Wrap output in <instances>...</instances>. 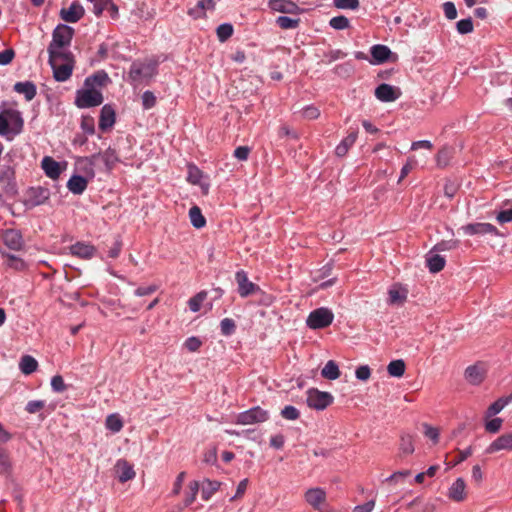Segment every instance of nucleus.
<instances>
[{"instance_id":"20","label":"nucleus","mask_w":512,"mask_h":512,"mask_svg":"<svg viewBox=\"0 0 512 512\" xmlns=\"http://www.w3.org/2000/svg\"><path fill=\"white\" fill-rule=\"evenodd\" d=\"M467 494L468 490L465 482H452L447 491L448 498L455 502L465 500Z\"/></svg>"},{"instance_id":"8","label":"nucleus","mask_w":512,"mask_h":512,"mask_svg":"<svg viewBox=\"0 0 512 512\" xmlns=\"http://www.w3.org/2000/svg\"><path fill=\"white\" fill-rule=\"evenodd\" d=\"M0 186L6 194L14 195L17 192L15 172L11 166H3L0 169Z\"/></svg>"},{"instance_id":"21","label":"nucleus","mask_w":512,"mask_h":512,"mask_svg":"<svg viewBox=\"0 0 512 512\" xmlns=\"http://www.w3.org/2000/svg\"><path fill=\"white\" fill-rule=\"evenodd\" d=\"M70 252L72 255L79 258L90 259L95 255L96 248L90 244L77 242L76 244L70 246Z\"/></svg>"},{"instance_id":"57","label":"nucleus","mask_w":512,"mask_h":512,"mask_svg":"<svg viewBox=\"0 0 512 512\" xmlns=\"http://www.w3.org/2000/svg\"><path fill=\"white\" fill-rule=\"evenodd\" d=\"M45 406V401L43 400H32L29 401L26 405V411L30 414H34L39 412Z\"/></svg>"},{"instance_id":"9","label":"nucleus","mask_w":512,"mask_h":512,"mask_svg":"<svg viewBox=\"0 0 512 512\" xmlns=\"http://www.w3.org/2000/svg\"><path fill=\"white\" fill-rule=\"evenodd\" d=\"M12 123L16 127V132H19L23 126V119L18 111L7 112V117L4 114H0V135L8 133L9 123Z\"/></svg>"},{"instance_id":"39","label":"nucleus","mask_w":512,"mask_h":512,"mask_svg":"<svg viewBox=\"0 0 512 512\" xmlns=\"http://www.w3.org/2000/svg\"><path fill=\"white\" fill-rule=\"evenodd\" d=\"M390 376L401 377L405 372V362L401 359L391 361L387 366Z\"/></svg>"},{"instance_id":"1","label":"nucleus","mask_w":512,"mask_h":512,"mask_svg":"<svg viewBox=\"0 0 512 512\" xmlns=\"http://www.w3.org/2000/svg\"><path fill=\"white\" fill-rule=\"evenodd\" d=\"M158 61L147 58L134 61L128 73L129 80L134 85L148 83L157 74Z\"/></svg>"},{"instance_id":"24","label":"nucleus","mask_w":512,"mask_h":512,"mask_svg":"<svg viewBox=\"0 0 512 512\" xmlns=\"http://www.w3.org/2000/svg\"><path fill=\"white\" fill-rule=\"evenodd\" d=\"M42 169L45 174L51 179H57L61 174V168L57 161L52 157L45 156L41 162Z\"/></svg>"},{"instance_id":"18","label":"nucleus","mask_w":512,"mask_h":512,"mask_svg":"<svg viewBox=\"0 0 512 512\" xmlns=\"http://www.w3.org/2000/svg\"><path fill=\"white\" fill-rule=\"evenodd\" d=\"M501 450H512V431L506 434L501 435L496 440H494L486 452L489 454L501 451Z\"/></svg>"},{"instance_id":"63","label":"nucleus","mask_w":512,"mask_h":512,"mask_svg":"<svg viewBox=\"0 0 512 512\" xmlns=\"http://www.w3.org/2000/svg\"><path fill=\"white\" fill-rule=\"evenodd\" d=\"M15 56L13 49H5L2 52H0V65H7L9 64Z\"/></svg>"},{"instance_id":"10","label":"nucleus","mask_w":512,"mask_h":512,"mask_svg":"<svg viewBox=\"0 0 512 512\" xmlns=\"http://www.w3.org/2000/svg\"><path fill=\"white\" fill-rule=\"evenodd\" d=\"M235 280L238 284V293L241 297H247L259 289L257 285L249 281L246 272L243 270L236 272Z\"/></svg>"},{"instance_id":"49","label":"nucleus","mask_w":512,"mask_h":512,"mask_svg":"<svg viewBox=\"0 0 512 512\" xmlns=\"http://www.w3.org/2000/svg\"><path fill=\"white\" fill-rule=\"evenodd\" d=\"M5 257H6V264L9 267H11L15 270L24 269L25 263L21 258L15 256V255H12V254H7V255H5Z\"/></svg>"},{"instance_id":"55","label":"nucleus","mask_w":512,"mask_h":512,"mask_svg":"<svg viewBox=\"0 0 512 512\" xmlns=\"http://www.w3.org/2000/svg\"><path fill=\"white\" fill-rule=\"evenodd\" d=\"M198 490H199L198 482H189L188 495L185 498V505L186 506L190 505L194 501L195 496H196Z\"/></svg>"},{"instance_id":"50","label":"nucleus","mask_w":512,"mask_h":512,"mask_svg":"<svg viewBox=\"0 0 512 512\" xmlns=\"http://www.w3.org/2000/svg\"><path fill=\"white\" fill-rule=\"evenodd\" d=\"M281 416L287 420H296L299 418L300 413L297 408L288 405L281 410Z\"/></svg>"},{"instance_id":"40","label":"nucleus","mask_w":512,"mask_h":512,"mask_svg":"<svg viewBox=\"0 0 512 512\" xmlns=\"http://www.w3.org/2000/svg\"><path fill=\"white\" fill-rule=\"evenodd\" d=\"M299 18H290L287 16H279L276 19V24L282 29H295L299 26Z\"/></svg>"},{"instance_id":"29","label":"nucleus","mask_w":512,"mask_h":512,"mask_svg":"<svg viewBox=\"0 0 512 512\" xmlns=\"http://www.w3.org/2000/svg\"><path fill=\"white\" fill-rule=\"evenodd\" d=\"M14 90L17 93L23 94L27 101H31L36 95V86L30 81L17 82L14 85Z\"/></svg>"},{"instance_id":"54","label":"nucleus","mask_w":512,"mask_h":512,"mask_svg":"<svg viewBox=\"0 0 512 512\" xmlns=\"http://www.w3.org/2000/svg\"><path fill=\"white\" fill-rule=\"evenodd\" d=\"M142 104L145 109H151L156 104V97L151 91H145L142 95Z\"/></svg>"},{"instance_id":"46","label":"nucleus","mask_w":512,"mask_h":512,"mask_svg":"<svg viewBox=\"0 0 512 512\" xmlns=\"http://www.w3.org/2000/svg\"><path fill=\"white\" fill-rule=\"evenodd\" d=\"M221 333L225 336H229L235 332L236 324L231 318H224L220 322Z\"/></svg>"},{"instance_id":"45","label":"nucleus","mask_w":512,"mask_h":512,"mask_svg":"<svg viewBox=\"0 0 512 512\" xmlns=\"http://www.w3.org/2000/svg\"><path fill=\"white\" fill-rule=\"evenodd\" d=\"M233 34V27L231 24L224 23L218 26L217 36L221 42L226 41Z\"/></svg>"},{"instance_id":"38","label":"nucleus","mask_w":512,"mask_h":512,"mask_svg":"<svg viewBox=\"0 0 512 512\" xmlns=\"http://www.w3.org/2000/svg\"><path fill=\"white\" fill-rule=\"evenodd\" d=\"M105 426L108 430L113 433H118L123 428V421L119 414H110L107 416Z\"/></svg>"},{"instance_id":"62","label":"nucleus","mask_w":512,"mask_h":512,"mask_svg":"<svg viewBox=\"0 0 512 512\" xmlns=\"http://www.w3.org/2000/svg\"><path fill=\"white\" fill-rule=\"evenodd\" d=\"M202 342L199 338L197 337H190L188 338L185 343H184V346L191 352H195L197 351L200 346H201Z\"/></svg>"},{"instance_id":"5","label":"nucleus","mask_w":512,"mask_h":512,"mask_svg":"<svg viewBox=\"0 0 512 512\" xmlns=\"http://www.w3.org/2000/svg\"><path fill=\"white\" fill-rule=\"evenodd\" d=\"M334 319L332 311L321 307L313 310L307 318V326L311 329H322L328 327Z\"/></svg>"},{"instance_id":"31","label":"nucleus","mask_w":512,"mask_h":512,"mask_svg":"<svg viewBox=\"0 0 512 512\" xmlns=\"http://www.w3.org/2000/svg\"><path fill=\"white\" fill-rule=\"evenodd\" d=\"M391 50L385 45H374L371 47V55L375 63H384L389 59Z\"/></svg>"},{"instance_id":"60","label":"nucleus","mask_w":512,"mask_h":512,"mask_svg":"<svg viewBox=\"0 0 512 512\" xmlns=\"http://www.w3.org/2000/svg\"><path fill=\"white\" fill-rule=\"evenodd\" d=\"M89 2L93 3V12L96 15H100L103 10L111 4V0H88Z\"/></svg>"},{"instance_id":"23","label":"nucleus","mask_w":512,"mask_h":512,"mask_svg":"<svg viewBox=\"0 0 512 512\" xmlns=\"http://www.w3.org/2000/svg\"><path fill=\"white\" fill-rule=\"evenodd\" d=\"M115 473L118 480H132L136 476L133 466L122 459L115 464Z\"/></svg>"},{"instance_id":"7","label":"nucleus","mask_w":512,"mask_h":512,"mask_svg":"<svg viewBox=\"0 0 512 512\" xmlns=\"http://www.w3.org/2000/svg\"><path fill=\"white\" fill-rule=\"evenodd\" d=\"M334 397L328 393L319 391L318 389H309L307 391V405L316 410H324L326 407L332 404Z\"/></svg>"},{"instance_id":"13","label":"nucleus","mask_w":512,"mask_h":512,"mask_svg":"<svg viewBox=\"0 0 512 512\" xmlns=\"http://www.w3.org/2000/svg\"><path fill=\"white\" fill-rule=\"evenodd\" d=\"M84 15L83 7L78 3H72L69 8H62L60 17L65 22L75 23L79 21Z\"/></svg>"},{"instance_id":"27","label":"nucleus","mask_w":512,"mask_h":512,"mask_svg":"<svg viewBox=\"0 0 512 512\" xmlns=\"http://www.w3.org/2000/svg\"><path fill=\"white\" fill-rule=\"evenodd\" d=\"M86 187L87 180L80 175L72 176L67 182V188L73 194H82L85 191Z\"/></svg>"},{"instance_id":"59","label":"nucleus","mask_w":512,"mask_h":512,"mask_svg":"<svg viewBox=\"0 0 512 512\" xmlns=\"http://www.w3.org/2000/svg\"><path fill=\"white\" fill-rule=\"evenodd\" d=\"M423 428L425 436L431 439L434 443H437L439 439L438 429L428 424H423Z\"/></svg>"},{"instance_id":"15","label":"nucleus","mask_w":512,"mask_h":512,"mask_svg":"<svg viewBox=\"0 0 512 512\" xmlns=\"http://www.w3.org/2000/svg\"><path fill=\"white\" fill-rule=\"evenodd\" d=\"M467 235L497 234V229L490 223H473L462 227Z\"/></svg>"},{"instance_id":"51","label":"nucleus","mask_w":512,"mask_h":512,"mask_svg":"<svg viewBox=\"0 0 512 512\" xmlns=\"http://www.w3.org/2000/svg\"><path fill=\"white\" fill-rule=\"evenodd\" d=\"M400 450L404 454H411V453H413V451H414V444H413V440H412L411 436H409V435L402 436L401 443H400Z\"/></svg>"},{"instance_id":"32","label":"nucleus","mask_w":512,"mask_h":512,"mask_svg":"<svg viewBox=\"0 0 512 512\" xmlns=\"http://www.w3.org/2000/svg\"><path fill=\"white\" fill-rule=\"evenodd\" d=\"M512 402V393L509 396L499 398L497 401H495L493 404H491L487 411H486V417L490 418L498 413H500L506 405Z\"/></svg>"},{"instance_id":"25","label":"nucleus","mask_w":512,"mask_h":512,"mask_svg":"<svg viewBox=\"0 0 512 512\" xmlns=\"http://www.w3.org/2000/svg\"><path fill=\"white\" fill-rule=\"evenodd\" d=\"M115 122V111L109 106L105 105L101 109L100 119H99V128L101 130H107L112 127Z\"/></svg>"},{"instance_id":"6","label":"nucleus","mask_w":512,"mask_h":512,"mask_svg":"<svg viewBox=\"0 0 512 512\" xmlns=\"http://www.w3.org/2000/svg\"><path fill=\"white\" fill-rule=\"evenodd\" d=\"M269 419V412L262 409L261 407H253L242 413H239L236 417V423L240 425H251L257 423H263Z\"/></svg>"},{"instance_id":"47","label":"nucleus","mask_w":512,"mask_h":512,"mask_svg":"<svg viewBox=\"0 0 512 512\" xmlns=\"http://www.w3.org/2000/svg\"><path fill=\"white\" fill-rule=\"evenodd\" d=\"M11 468V462L7 451L0 447V474H5Z\"/></svg>"},{"instance_id":"11","label":"nucleus","mask_w":512,"mask_h":512,"mask_svg":"<svg viewBox=\"0 0 512 512\" xmlns=\"http://www.w3.org/2000/svg\"><path fill=\"white\" fill-rule=\"evenodd\" d=\"M401 95L399 88L392 85L382 83L375 89V96L382 102H392L397 100Z\"/></svg>"},{"instance_id":"44","label":"nucleus","mask_w":512,"mask_h":512,"mask_svg":"<svg viewBox=\"0 0 512 512\" xmlns=\"http://www.w3.org/2000/svg\"><path fill=\"white\" fill-rule=\"evenodd\" d=\"M330 26L335 30H343L349 27V19L343 15L333 17L330 22Z\"/></svg>"},{"instance_id":"26","label":"nucleus","mask_w":512,"mask_h":512,"mask_svg":"<svg viewBox=\"0 0 512 512\" xmlns=\"http://www.w3.org/2000/svg\"><path fill=\"white\" fill-rule=\"evenodd\" d=\"M108 82H110V79L107 73L104 71H98L85 79L84 86H90L96 89L97 87L105 86Z\"/></svg>"},{"instance_id":"4","label":"nucleus","mask_w":512,"mask_h":512,"mask_svg":"<svg viewBox=\"0 0 512 512\" xmlns=\"http://www.w3.org/2000/svg\"><path fill=\"white\" fill-rule=\"evenodd\" d=\"M103 102L102 93L90 86H84L82 90H78L75 103L79 108L95 107Z\"/></svg>"},{"instance_id":"61","label":"nucleus","mask_w":512,"mask_h":512,"mask_svg":"<svg viewBox=\"0 0 512 512\" xmlns=\"http://www.w3.org/2000/svg\"><path fill=\"white\" fill-rule=\"evenodd\" d=\"M355 375L357 379L366 381L370 378L371 370L367 365H362L356 369Z\"/></svg>"},{"instance_id":"52","label":"nucleus","mask_w":512,"mask_h":512,"mask_svg":"<svg viewBox=\"0 0 512 512\" xmlns=\"http://www.w3.org/2000/svg\"><path fill=\"white\" fill-rule=\"evenodd\" d=\"M51 387L54 392L61 393L66 390L67 386L64 383L63 377L55 375L51 379Z\"/></svg>"},{"instance_id":"14","label":"nucleus","mask_w":512,"mask_h":512,"mask_svg":"<svg viewBox=\"0 0 512 512\" xmlns=\"http://www.w3.org/2000/svg\"><path fill=\"white\" fill-rule=\"evenodd\" d=\"M4 243L12 250L19 251L24 246L23 237L20 231L8 229L3 235Z\"/></svg>"},{"instance_id":"19","label":"nucleus","mask_w":512,"mask_h":512,"mask_svg":"<svg viewBox=\"0 0 512 512\" xmlns=\"http://www.w3.org/2000/svg\"><path fill=\"white\" fill-rule=\"evenodd\" d=\"M203 177V173L198 167H196L195 165H188V182L194 185H199L203 193L207 194L209 190V183L206 181H202Z\"/></svg>"},{"instance_id":"22","label":"nucleus","mask_w":512,"mask_h":512,"mask_svg":"<svg viewBox=\"0 0 512 512\" xmlns=\"http://www.w3.org/2000/svg\"><path fill=\"white\" fill-rule=\"evenodd\" d=\"M306 501L315 509H321L326 500V493L321 488L310 489L306 492Z\"/></svg>"},{"instance_id":"30","label":"nucleus","mask_w":512,"mask_h":512,"mask_svg":"<svg viewBox=\"0 0 512 512\" xmlns=\"http://www.w3.org/2000/svg\"><path fill=\"white\" fill-rule=\"evenodd\" d=\"M466 379L473 385L480 384L484 379V370L481 366H469L465 371Z\"/></svg>"},{"instance_id":"35","label":"nucleus","mask_w":512,"mask_h":512,"mask_svg":"<svg viewBox=\"0 0 512 512\" xmlns=\"http://www.w3.org/2000/svg\"><path fill=\"white\" fill-rule=\"evenodd\" d=\"M389 303L391 305H399L405 302L407 298V291L405 289L393 287L389 290Z\"/></svg>"},{"instance_id":"56","label":"nucleus","mask_w":512,"mask_h":512,"mask_svg":"<svg viewBox=\"0 0 512 512\" xmlns=\"http://www.w3.org/2000/svg\"><path fill=\"white\" fill-rule=\"evenodd\" d=\"M301 114L304 118L312 120L320 116V111L315 106H306L302 109Z\"/></svg>"},{"instance_id":"43","label":"nucleus","mask_w":512,"mask_h":512,"mask_svg":"<svg viewBox=\"0 0 512 512\" xmlns=\"http://www.w3.org/2000/svg\"><path fill=\"white\" fill-rule=\"evenodd\" d=\"M206 296L207 293L202 291L192 297L188 302L190 310L193 312L199 311L203 301L206 299Z\"/></svg>"},{"instance_id":"58","label":"nucleus","mask_w":512,"mask_h":512,"mask_svg":"<svg viewBox=\"0 0 512 512\" xmlns=\"http://www.w3.org/2000/svg\"><path fill=\"white\" fill-rule=\"evenodd\" d=\"M443 11L447 19L453 20L457 17V9L453 2L447 1L443 4Z\"/></svg>"},{"instance_id":"3","label":"nucleus","mask_w":512,"mask_h":512,"mask_svg":"<svg viewBox=\"0 0 512 512\" xmlns=\"http://www.w3.org/2000/svg\"><path fill=\"white\" fill-rule=\"evenodd\" d=\"M49 64L53 70L54 79L64 82L72 75L74 57L72 54L49 55Z\"/></svg>"},{"instance_id":"36","label":"nucleus","mask_w":512,"mask_h":512,"mask_svg":"<svg viewBox=\"0 0 512 512\" xmlns=\"http://www.w3.org/2000/svg\"><path fill=\"white\" fill-rule=\"evenodd\" d=\"M189 218H190L191 224L197 229L204 227L206 224V220H205L204 216L202 215V212L198 206H193L190 208Z\"/></svg>"},{"instance_id":"41","label":"nucleus","mask_w":512,"mask_h":512,"mask_svg":"<svg viewBox=\"0 0 512 512\" xmlns=\"http://www.w3.org/2000/svg\"><path fill=\"white\" fill-rule=\"evenodd\" d=\"M452 156V151L448 147H443L439 150L436 155V162L439 167H445L448 165L449 160Z\"/></svg>"},{"instance_id":"2","label":"nucleus","mask_w":512,"mask_h":512,"mask_svg":"<svg viewBox=\"0 0 512 512\" xmlns=\"http://www.w3.org/2000/svg\"><path fill=\"white\" fill-rule=\"evenodd\" d=\"M74 29L66 24H59L53 30L52 41L48 46L49 55L72 54L66 48L70 46Z\"/></svg>"},{"instance_id":"28","label":"nucleus","mask_w":512,"mask_h":512,"mask_svg":"<svg viewBox=\"0 0 512 512\" xmlns=\"http://www.w3.org/2000/svg\"><path fill=\"white\" fill-rule=\"evenodd\" d=\"M426 264L429 268V271L432 273H437L441 271L445 266L444 257L434 254L433 252H429L426 256Z\"/></svg>"},{"instance_id":"17","label":"nucleus","mask_w":512,"mask_h":512,"mask_svg":"<svg viewBox=\"0 0 512 512\" xmlns=\"http://www.w3.org/2000/svg\"><path fill=\"white\" fill-rule=\"evenodd\" d=\"M269 7L277 12L285 14H298L301 9L290 0H270Z\"/></svg>"},{"instance_id":"64","label":"nucleus","mask_w":512,"mask_h":512,"mask_svg":"<svg viewBox=\"0 0 512 512\" xmlns=\"http://www.w3.org/2000/svg\"><path fill=\"white\" fill-rule=\"evenodd\" d=\"M249 153H250L249 147L239 146L235 149L234 156L240 161H245V160H247Z\"/></svg>"},{"instance_id":"53","label":"nucleus","mask_w":512,"mask_h":512,"mask_svg":"<svg viewBox=\"0 0 512 512\" xmlns=\"http://www.w3.org/2000/svg\"><path fill=\"white\" fill-rule=\"evenodd\" d=\"M503 420L501 418H494L485 423V429L489 433H497L502 426Z\"/></svg>"},{"instance_id":"34","label":"nucleus","mask_w":512,"mask_h":512,"mask_svg":"<svg viewBox=\"0 0 512 512\" xmlns=\"http://www.w3.org/2000/svg\"><path fill=\"white\" fill-rule=\"evenodd\" d=\"M19 367L23 374L29 375L36 371L38 367V362L32 356L25 355L21 358Z\"/></svg>"},{"instance_id":"33","label":"nucleus","mask_w":512,"mask_h":512,"mask_svg":"<svg viewBox=\"0 0 512 512\" xmlns=\"http://www.w3.org/2000/svg\"><path fill=\"white\" fill-rule=\"evenodd\" d=\"M322 377L328 380H336L340 376V370L337 363L333 360H329L321 371Z\"/></svg>"},{"instance_id":"48","label":"nucleus","mask_w":512,"mask_h":512,"mask_svg":"<svg viewBox=\"0 0 512 512\" xmlns=\"http://www.w3.org/2000/svg\"><path fill=\"white\" fill-rule=\"evenodd\" d=\"M456 28L460 34L471 33L474 28L472 19L469 17V18L462 19V20L458 21L456 24Z\"/></svg>"},{"instance_id":"42","label":"nucleus","mask_w":512,"mask_h":512,"mask_svg":"<svg viewBox=\"0 0 512 512\" xmlns=\"http://www.w3.org/2000/svg\"><path fill=\"white\" fill-rule=\"evenodd\" d=\"M333 5L341 10H356L359 8V0H333Z\"/></svg>"},{"instance_id":"37","label":"nucleus","mask_w":512,"mask_h":512,"mask_svg":"<svg viewBox=\"0 0 512 512\" xmlns=\"http://www.w3.org/2000/svg\"><path fill=\"white\" fill-rule=\"evenodd\" d=\"M214 6L213 0H199L196 7L189 10V14L194 17H201L205 10H213Z\"/></svg>"},{"instance_id":"12","label":"nucleus","mask_w":512,"mask_h":512,"mask_svg":"<svg viewBox=\"0 0 512 512\" xmlns=\"http://www.w3.org/2000/svg\"><path fill=\"white\" fill-rule=\"evenodd\" d=\"M101 154L96 153L88 157H78L76 160L77 168L85 173L88 177L93 178L95 176L94 167L100 160Z\"/></svg>"},{"instance_id":"16","label":"nucleus","mask_w":512,"mask_h":512,"mask_svg":"<svg viewBox=\"0 0 512 512\" xmlns=\"http://www.w3.org/2000/svg\"><path fill=\"white\" fill-rule=\"evenodd\" d=\"M50 196V192L46 188L42 187H32L28 191V199L27 202L31 206H39L44 204Z\"/></svg>"}]
</instances>
